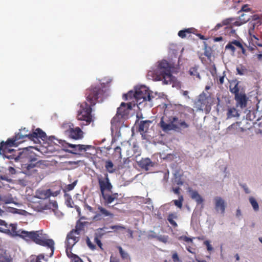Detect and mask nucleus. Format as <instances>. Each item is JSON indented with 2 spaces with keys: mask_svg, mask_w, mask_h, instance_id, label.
Instances as JSON below:
<instances>
[{
  "mask_svg": "<svg viewBox=\"0 0 262 262\" xmlns=\"http://www.w3.org/2000/svg\"><path fill=\"white\" fill-rule=\"evenodd\" d=\"M172 67L166 60L158 61L148 73V76L156 81H162L163 84H171L174 77L172 75Z\"/></svg>",
  "mask_w": 262,
  "mask_h": 262,
  "instance_id": "obj_3",
  "label": "nucleus"
},
{
  "mask_svg": "<svg viewBox=\"0 0 262 262\" xmlns=\"http://www.w3.org/2000/svg\"><path fill=\"white\" fill-rule=\"evenodd\" d=\"M193 28H188L180 31L178 32V35L182 38H184L187 36V34H190L191 33V30Z\"/></svg>",
  "mask_w": 262,
  "mask_h": 262,
  "instance_id": "obj_32",
  "label": "nucleus"
},
{
  "mask_svg": "<svg viewBox=\"0 0 262 262\" xmlns=\"http://www.w3.org/2000/svg\"><path fill=\"white\" fill-rule=\"evenodd\" d=\"M0 179L2 180H4L8 182H10L11 181V179H9L7 176H0Z\"/></svg>",
  "mask_w": 262,
  "mask_h": 262,
  "instance_id": "obj_59",
  "label": "nucleus"
},
{
  "mask_svg": "<svg viewBox=\"0 0 262 262\" xmlns=\"http://www.w3.org/2000/svg\"><path fill=\"white\" fill-rule=\"evenodd\" d=\"M234 20V18H228V19H226L225 20H224L223 21V23L222 24H217L214 27V30H217L218 29H219L221 27L223 26V25H227L229 24H230L231 23V21L232 20Z\"/></svg>",
  "mask_w": 262,
  "mask_h": 262,
  "instance_id": "obj_35",
  "label": "nucleus"
},
{
  "mask_svg": "<svg viewBox=\"0 0 262 262\" xmlns=\"http://www.w3.org/2000/svg\"><path fill=\"white\" fill-rule=\"evenodd\" d=\"M123 98L125 100H127L128 99H134L136 100L135 91L131 90L129 91L127 93L123 94Z\"/></svg>",
  "mask_w": 262,
  "mask_h": 262,
  "instance_id": "obj_33",
  "label": "nucleus"
},
{
  "mask_svg": "<svg viewBox=\"0 0 262 262\" xmlns=\"http://www.w3.org/2000/svg\"><path fill=\"white\" fill-rule=\"evenodd\" d=\"M9 159H14L15 162L19 161L22 162L21 169L23 172L26 174L30 175L32 172L36 171L35 167H39L43 161L38 160L36 156L32 152L28 151L19 152L16 157L10 156L6 157Z\"/></svg>",
  "mask_w": 262,
  "mask_h": 262,
  "instance_id": "obj_4",
  "label": "nucleus"
},
{
  "mask_svg": "<svg viewBox=\"0 0 262 262\" xmlns=\"http://www.w3.org/2000/svg\"><path fill=\"white\" fill-rule=\"evenodd\" d=\"M49 140L53 141L55 144L61 145L63 149L69 153L77 155L82 151H86L91 148V145H84L81 144H73L67 142L64 140L56 139L54 136H50Z\"/></svg>",
  "mask_w": 262,
  "mask_h": 262,
  "instance_id": "obj_7",
  "label": "nucleus"
},
{
  "mask_svg": "<svg viewBox=\"0 0 262 262\" xmlns=\"http://www.w3.org/2000/svg\"><path fill=\"white\" fill-rule=\"evenodd\" d=\"M198 66H195L194 67L190 68L189 73L191 76H193V77L196 76V77H197L198 79H200L201 76H200V75L199 73L198 72Z\"/></svg>",
  "mask_w": 262,
  "mask_h": 262,
  "instance_id": "obj_31",
  "label": "nucleus"
},
{
  "mask_svg": "<svg viewBox=\"0 0 262 262\" xmlns=\"http://www.w3.org/2000/svg\"><path fill=\"white\" fill-rule=\"evenodd\" d=\"M8 171H9V172L11 174H14L16 173L15 169L13 167H11V166H10L8 168Z\"/></svg>",
  "mask_w": 262,
  "mask_h": 262,
  "instance_id": "obj_62",
  "label": "nucleus"
},
{
  "mask_svg": "<svg viewBox=\"0 0 262 262\" xmlns=\"http://www.w3.org/2000/svg\"><path fill=\"white\" fill-rule=\"evenodd\" d=\"M180 240H182L187 243H192L193 238L188 237L186 236H181L179 237Z\"/></svg>",
  "mask_w": 262,
  "mask_h": 262,
  "instance_id": "obj_47",
  "label": "nucleus"
},
{
  "mask_svg": "<svg viewBox=\"0 0 262 262\" xmlns=\"http://www.w3.org/2000/svg\"><path fill=\"white\" fill-rule=\"evenodd\" d=\"M132 108L133 105L131 102L127 103L122 102L121 103L120 107L117 108L116 116L111 120V130L112 132L117 131L121 125V119L126 117Z\"/></svg>",
  "mask_w": 262,
  "mask_h": 262,
  "instance_id": "obj_8",
  "label": "nucleus"
},
{
  "mask_svg": "<svg viewBox=\"0 0 262 262\" xmlns=\"http://www.w3.org/2000/svg\"><path fill=\"white\" fill-rule=\"evenodd\" d=\"M169 172L168 170H167L164 173L163 180L167 182L169 179Z\"/></svg>",
  "mask_w": 262,
  "mask_h": 262,
  "instance_id": "obj_60",
  "label": "nucleus"
},
{
  "mask_svg": "<svg viewBox=\"0 0 262 262\" xmlns=\"http://www.w3.org/2000/svg\"><path fill=\"white\" fill-rule=\"evenodd\" d=\"M31 134H22L21 133H18L15 135L14 136L15 138V140L17 141L18 143H20L23 142V140L25 138H27L29 140H31V136H30Z\"/></svg>",
  "mask_w": 262,
  "mask_h": 262,
  "instance_id": "obj_28",
  "label": "nucleus"
},
{
  "mask_svg": "<svg viewBox=\"0 0 262 262\" xmlns=\"http://www.w3.org/2000/svg\"><path fill=\"white\" fill-rule=\"evenodd\" d=\"M215 203V209L217 212H220L224 214L225 211V202L220 196H216L214 198Z\"/></svg>",
  "mask_w": 262,
  "mask_h": 262,
  "instance_id": "obj_15",
  "label": "nucleus"
},
{
  "mask_svg": "<svg viewBox=\"0 0 262 262\" xmlns=\"http://www.w3.org/2000/svg\"><path fill=\"white\" fill-rule=\"evenodd\" d=\"M0 202L4 204H14L17 206L20 205L18 203H16L14 201L13 198L12 194H8L6 195H0Z\"/></svg>",
  "mask_w": 262,
  "mask_h": 262,
  "instance_id": "obj_21",
  "label": "nucleus"
},
{
  "mask_svg": "<svg viewBox=\"0 0 262 262\" xmlns=\"http://www.w3.org/2000/svg\"><path fill=\"white\" fill-rule=\"evenodd\" d=\"M172 258L174 262L180 261V259L177 253H174V254H172Z\"/></svg>",
  "mask_w": 262,
  "mask_h": 262,
  "instance_id": "obj_58",
  "label": "nucleus"
},
{
  "mask_svg": "<svg viewBox=\"0 0 262 262\" xmlns=\"http://www.w3.org/2000/svg\"><path fill=\"white\" fill-rule=\"evenodd\" d=\"M237 74L242 76L246 75L247 73V70L244 66L239 65L236 67Z\"/></svg>",
  "mask_w": 262,
  "mask_h": 262,
  "instance_id": "obj_36",
  "label": "nucleus"
},
{
  "mask_svg": "<svg viewBox=\"0 0 262 262\" xmlns=\"http://www.w3.org/2000/svg\"><path fill=\"white\" fill-rule=\"evenodd\" d=\"M240 185L243 188V189L244 190L246 193L248 194V193H250V191L249 189V188L246 184H241Z\"/></svg>",
  "mask_w": 262,
  "mask_h": 262,
  "instance_id": "obj_57",
  "label": "nucleus"
},
{
  "mask_svg": "<svg viewBox=\"0 0 262 262\" xmlns=\"http://www.w3.org/2000/svg\"><path fill=\"white\" fill-rule=\"evenodd\" d=\"M74 258L73 260V262H83L82 260L78 256L74 255Z\"/></svg>",
  "mask_w": 262,
  "mask_h": 262,
  "instance_id": "obj_64",
  "label": "nucleus"
},
{
  "mask_svg": "<svg viewBox=\"0 0 262 262\" xmlns=\"http://www.w3.org/2000/svg\"><path fill=\"white\" fill-rule=\"evenodd\" d=\"M126 229V227L123 225H115V232H117L118 231H123Z\"/></svg>",
  "mask_w": 262,
  "mask_h": 262,
  "instance_id": "obj_52",
  "label": "nucleus"
},
{
  "mask_svg": "<svg viewBox=\"0 0 262 262\" xmlns=\"http://www.w3.org/2000/svg\"><path fill=\"white\" fill-rule=\"evenodd\" d=\"M172 168L173 174L172 182L173 184H177L179 186L183 185L184 184V181L182 179L183 174V171L174 164L172 165Z\"/></svg>",
  "mask_w": 262,
  "mask_h": 262,
  "instance_id": "obj_12",
  "label": "nucleus"
},
{
  "mask_svg": "<svg viewBox=\"0 0 262 262\" xmlns=\"http://www.w3.org/2000/svg\"><path fill=\"white\" fill-rule=\"evenodd\" d=\"M0 231L13 236H19L26 241L32 240L38 245L50 248L52 252L51 256L53 254L54 242L52 239H49V236L43 233L42 230L30 232L23 230H17L16 224L8 225L5 221L0 220Z\"/></svg>",
  "mask_w": 262,
  "mask_h": 262,
  "instance_id": "obj_2",
  "label": "nucleus"
},
{
  "mask_svg": "<svg viewBox=\"0 0 262 262\" xmlns=\"http://www.w3.org/2000/svg\"><path fill=\"white\" fill-rule=\"evenodd\" d=\"M250 8L248 7L247 5H244L241 9L238 12V14H240L242 12H248L250 11Z\"/></svg>",
  "mask_w": 262,
  "mask_h": 262,
  "instance_id": "obj_48",
  "label": "nucleus"
},
{
  "mask_svg": "<svg viewBox=\"0 0 262 262\" xmlns=\"http://www.w3.org/2000/svg\"><path fill=\"white\" fill-rule=\"evenodd\" d=\"M251 21L249 24V33L253 31L256 27L260 26L262 24L260 16L257 14L251 16Z\"/></svg>",
  "mask_w": 262,
  "mask_h": 262,
  "instance_id": "obj_14",
  "label": "nucleus"
},
{
  "mask_svg": "<svg viewBox=\"0 0 262 262\" xmlns=\"http://www.w3.org/2000/svg\"><path fill=\"white\" fill-rule=\"evenodd\" d=\"M249 202L251 204L254 211H257L259 209L258 204L256 200L253 197H250Z\"/></svg>",
  "mask_w": 262,
  "mask_h": 262,
  "instance_id": "obj_40",
  "label": "nucleus"
},
{
  "mask_svg": "<svg viewBox=\"0 0 262 262\" xmlns=\"http://www.w3.org/2000/svg\"><path fill=\"white\" fill-rule=\"evenodd\" d=\"M151 121L149 120H145L140 121L139 124V131L140 132H147Z\"/></svg>",
  "mask_w": 262,
  "mask_h": 262,
  "instance_id": "obj_25",
  "label": "nucleus"
},
{
  "mask_svg": "<svg viewBox=\"0 0 262 262\" xmlns=\"http://www.w3.org/2000/svg\"><path fill=\"white\" fill-rule=\"evenodd\" d=\"M98 210L99 211L100 214L103 217H107L109 216L111 218L113 217L114 214L107 210L105 208L102 207V206H99L98 207Z\"/></svg>",
  "mask_w": 262,
  "mask_h": 262,
  "instance_id": "obj_30",
  "label": "nucleus"
},
{
  "mask_svg": "<svg viewBox=\"0 0 262 262\" xmlns=\"http://www.w3.org/2000/svg\"><path fill=\"white\" fill-rule=\"evenodd\" d=\"M107 229H108V228L106 227L99 228L97 230V233H96V235H98L100 237H101L105 233H111L112 232L111 231H107Z\"/></svg>",
  "mask_w": 262,
  "mask_h": 262,
  "instance_id": "obj_34",
  "label": "nucleus"
},
{
  "mask_svg": "<svg viewBox=\"0 0 262 262\" xmlns=\"http://www.w3.org/2000/svg\"><path fill=\"white\" fill-rule=\"evenodd\" d=\"M13 211H12L14 213H17L20 215L26 216L28 213L27 211L24 210L18 209L16 208H13Z\"/></svg>",
  "mask_w": 262,
  "mask_h": 262,
  "instance_id": "obj_43",
  "label": "nucleus"
},
{
  "mask_svg": "<svg viewBox=\"0 0 262 262\" xmlns=\"http://www.w3.org/2000/svg\"><path fill=\"white\" fill-rule=\"evenodd\" d=\"M65 135L70 139L74 140L81 139L83 137V133L78 126H75L72 123H68L64 125Z\"/></svg>",
  "mask_w": 262,
  "mask_h": 262,
  "instance_id": "obj_9",
  "label": "nucleus"
},
{
  "mask_svg": "<svg viewBox=\"0 0 262 262\" xmlns=\"http://www.w3.org/2000/svg\"><path fill=\"white\" fill-rule=\"evenodd\" d=\"M204 244L207 246V250L209 251H211L213 250V248L212 246L210 244V242L209 241H205L204 242Z\"/></svg>",
  "mask_w": 262,
  "mask_h": 262,
  "instance_id": "obj_54",
  "label": "nucleus"
},
{
  "mask_svg": "<svg viewBox=\"0 0 262 262\" xmlns=\"http://www.w3.org/2000/svg\"><path fill=\"white\" fill-rule=\"evenodd\" d=\"M226 49H229L231 50L233 52H234L235 51V48L231 42H229L226 46Z\"/></svg>",
  "mask_w": 262,
  "mask_h": 262,
  "instance_id": "obj_53",
  "label": "nucleus"
},
{
  "mask_svg": "<svg viewBox=\"0 0 262 262\" xmlns=\"http://www.w3.org/2000/svg\"><path fill=\"white\" fill-rule=\"evenodd\" d=\"M238 83L239 81H235L233 82L230 86V91L232 93L235 95V96L236 95L241 94V93H239V89L238 86Z\"/></svg>",
  "mask_w": 262,
  "mask_h": 262,
  "instance_id": "obj_29",
  "label": "nucleus"
},
{
  "mask_svg": "<svg viewBox=\"0 0 262 262\" xmlns=\"http://www.w3.org/2000/svg\"><path fill=\"white\" fill-rule=\"evenodd\" d=\"M168 237L167 235H158L157 239L160 242L166 243L167 242Z\"/></svg>",
  "mask_w": 262,
  "mask_h": 262,
  "instance_id": "obj_44",
  "label": "nucleus"
},
{
  "mask_svg": "<svg viewBox=\"0 0 262 262\" xmlns=\"http://www.w3.org/2000/svg\"><path fill=\"white\" fill-rule=\"evenodd\" d=\"M235 100L237 107H240L241 108L246 107L248 98L245 94L241 93L236 95L235 96Z\"/></svg>",
  "mask_w": 262,
  "mask_h": 262,
  "instance_id": "obj_17",
  "label": "nucleus"
},
{
  "mask_svg": "<svg viewBox=\"0 0 262 262\" xmlns=\"http://www.w3.org/2000/svg\"><path fill=\"white\" fill-rule=\"evenodd\" d=\"M86 244L92 250H94L95 249L96 246L92 243L90 238L87 237L86 238Z\"/></svg>",
  "mask_w": 262,
  "mask_h": 262,
  "instance_id": "obj_51",
  "label": "nucleus"
},
{
  "mask_svg": "<svg viewBox=\"0 0 262 262\" xmlns=\"http://www.w3.org/2000/svg\"><path fill=\"white\" fill-rule=\"evenodd\" d=\"M17 144L18 143H17V141L15 140V138L14 137L12 138L8 139L6 142L2 141L0 144V147L3 149V148L4 146L12 147Z\"/></svg>",
  "mask_w": 262,
  "mask_h": 262,
  "instance_id": "obj_26",
  "label": "nucleus"
},
{
  "mask_svg": "<svg viewBox=\"0 0 262 262\" xmlns=\"http://www.w3.org/2000/svg\"><path fill=\"white\" fill-rule=\"evenodd\" d=\"M60 193V189L58 190H56L55 191H54V192H52L51 190L50 189L51 196H56L58 194H59Z\"/></svg>",
  "mask_w": 262,
  "mask_h": 262,
  "instance_id": "obj_61",
  "label": "nucleus"
},
{
  "mask_svg": "<svg viewBox=\"0 0 262 262\" xmlns=\"http://www.w3.org/2000/svg\"><path fill=\"white\" fill-rule=\"evenodd\" d=\"M177 218V215L173 213H170L168 215L167 220L169 223L173 227H177L178 225L177 223L173 220V219Z\"/></svg>",
  "mask_w": 262,
  "mask_h": 262,
  "instance_id": "obj_37",
  "label": "nucleus"
},
{
  "mask_svg": "<svg viewBox=\"0 0 262 262\" xmlns=\"http://www.w3.org/2000/svg\"><path fill=\"white\" fill-rule=\"evenodd\" d=\"M133 150L134 153L136 155V157L139 156L140 155V150L139 149V147L136 145L134 144L133 147Z\"/></svg>",
  "mask_w": 262,
  "mask_h": 262,
  "instance_id": "obj_45",
  "label": "nucleus"
},
{
  "mask_svg": "<svg viewBox=\"0 0 262 262\" xmlns=\"http://www.w3.org/2000/svg\"><path fill=\"white\" fill-rule=\"evenodd\" d=\"M105 167L108 172L112 173L114 172L115 169L113 168L114 164L111 161H110V160L107 161L106 162Z\"/></svg>",
  "mask_w": 262,
  "mask_h": 262,
  "instance_id": "obj_38",
  "label": "nucleus"
},
{
  "mask_svg": "<svg viewBox=\"0 0 262 262\" xmlns=\"http://www.w3.org/2000/svg\"><path fill=\"white\" fill-rule=\"evenodd\" d=\"M79 240V235L75 234L74 232L71 231L67 234L66 240L65 242L66 247V253L68 257H70L72 253V248Z\"/></svg>",
  "mask_w": 262,
  "mask_h": 262,
  "instance_id": "obj_10",
  "label": "nucleus"
},
{
  "mask_svg": "<svg viewBox=\"0 0 262 262\" xmlns=\"http://www.w3.org/2000/svg\"><path fill=\"white\" fill-rule=\"evenodd\" d=\"M77 183V180L75 181L73 183L70 184H68L66 188V191H71L73 190Z\"/></svg>",
  "mask_w": 262,
  "mask_h": 262,
  "instance_id": "obj_46",
  "label": "nucleus"
},
{
  "mask_svg": "<svg viewBox=\"0 0 262 262\" xmlns=\"http://www.w3.org/2000/svg\"><path fill=\"white\" fill-rule=\"evenodd\" d=\"M244 129L240 127V123L236 122L229 126L226 129V134H237L239 132H243Z\"/></svg>",
  "mask_w": 262,
  "mask_h": 262,
  "instance_id": "obj_18",
  "label": "nucleus"
},
{
  "mask_svg": "<svg viewBox=\"0 0 262 262\" xmlns=\"http://www.w3.org/2000/svg\"><path fill=\"white\" fill-rule=\"evenodd\" d=\"M138 165L143 169L146 171L148 170L151 167L154 166V163L148 158H142L138 161Z\"/></svg>",
  "mask_w": 262,
  "mask_h": 262,
  "instance_id": "obj_16",
  "label": "nucleus"
},
{
  "mask_svg": "<svg viewBox=\"0 0 262 262\" xmlns=\"http://www.w3.org/2000/svg\"><path fill=\"white\" fill-rule=\"evenodd\" d=\"M238 20L235 21L233 24L236 26H240L245 24L251 19V15H248L244 12L241 13Z\"/></svg>",
  "mask_w": 262,
  "mask_h": 262,
  "instance_id": "obj_20",
  "label": "nucleus"
},
{
  "mask_svg": "<svg viewBox=\"0 0 262 262\" xmlns=\"http://www.w3.org/2000/svg\"><path fill=\"white\" fill-rule=\"evenodd\" d=\"M159 125L165 133L173 130L177 133H182L184 129L189 126L185 120L179 119L177 116H163L161 118Z\"/></svg>",
  "mask_w": 262,
  "mask_h": 262,
  "instance_id": "obj_5",
  "label": "nucleus"
},
{
  "mask_svg": "<svg viewBox=\"0 0 262 262\" xmlns=\"http://www.w3.org/2000/svg\"><path fill=\"white\" fill-rule=\"evenodd\" d=\"M98 236V235H96V236L94 238L95 242L97 244L100 249H102V244Z\"/></svg>",
  "mask_w": 262,
  "mask_h": 262,
  "instance_id": "obj_50",
  "label": "nucleus"
},
{
  "mask_svg": "<svg viewBox=\"0 0 262 262\" xmlns=\"http://www.w3.org/2000/svg\"><path fill=\"white\" fill-rule=\"evenodd\" d=\"M49 207L53 209L57 208L58 205L56 201H50L49 203Z\"/></svg>",
  "mask_w": 262,
  "mask_h": 262,
  "instance_id": "obj_49",
  "label": "nucleus"
},
{
  "mask_svg": "<svg viewBox=\"0 0 262 262\" xmlns=\"http://www.w3.org/2000/svg\"><path fill=\"white\" fill-rule=\"evenodd\" d=\"M239 116V115L236 108L228 106L227 113V119L238 117Z\"/></svg>",
  "mask_w": 262,
  "mask_h": 262,
  "instance_id": "obj_27",
  "label": "nucleus"
},
{
  "mask_svg": "<svg viewBox=\"0 0 262 262\" xmlns=\"http://www.w3.org/2000/svg\"><path fill=\"white\" fill-rule=\"evenodd\" d=\"M157 234L153 231H149L148 233L147 236L148 238H157Z\"/></svg>",
  "mask_w": 262,
  "mask_h": 262,
  "instance_id": "obj_55",
  "label": "nucleus"
},
{
  "mask_svg": "<svg viewBox=\"0 0 262 262\" xmlns=\"http://www.w3.org/2000/svg\"><path fill=\"white\" fill-rule=\"evenodd\" d=\"M183 201V196L181 195L179 200H175L173 201L174 205L178 208H181L182 206V201Z\"/></svg>",
  "mask_w": 262,
  "mask_h": 262,
  "instance_id": "obj_42",
  "label": "nucleus"
},
{
  "mask_svg": "<svg viewBox=\"0 0 262 262\" xmlns=\"http://www.w3.org/2000/svg\"><path fill=\"white\" fill-rule=\"evenodd\" d=\"M135 94L136 96V101L138 107L144 103L145 105L149 107L153 106L152 99L154 97L151 95L147 87L145 85H140L135 88Z\"/></svg>",
  "mask_w": 262,
  "mask_h": 262,
  "instance_id": "obj_6",
  "label": "nucleus"
},
{
  "mask_svg": "<svg viewBox=\"0 0 262 262\" xmlns=\"http://www.w3.org/2000/svg\"><path fill=\"white\" fill-rule=\"evenodd\" d=\"M101 215L100 213H96L93 219L95 220L98 221L101 219Z\"/></svg>",
  "mask_w": 262,
  "mask_h": 262,
  "instance_id": "obj_63",
  "label": "nucleus"
},
{
  "mask_svg": "<svg viewBox=\"0 0 262 262\" xmlns=\"http://www.w3.org/2000/svg\"><path fill=\"white\" fill-rule=\"evenodd\" d=\"M118 249L119 250L120 254L123 259H125L129 258L128 254L126 252L124 251L121 247L118 246Z\"/></svg>",
  "mask_w": 262,
  "mask_h": 262,
  "instance_id": "obj_41",
  "label": "nucleus"
},
{
  "mask_svg": "<svg viewBox=\"0 0 262 262\" xmlns=\"http://www.w3.org/2000/svg\"><path fill=\"white\" fill-rule=\"evenodd\" d=\"M98 181L101 193L106 191L112 192L113 185L110 182L107 173L104 174V178H102L101 176L98 177Z\"/></svg>",
  "mask_w": 262,
  "mask_h": 262,
  "instance_id": "obj_11",
  "label": "nucleus"
},
{
  "mask_svg": "<svg viewBox=\"0 0 262 262\" xmlns=\"http://www.w3.org/2000/svg\"><path fill=\"white\" fill-rule=\"evenodd\" d=\"M101 194L104 200V205L105 206H108L115 200H117L119 196L118 193H113L112 192H105Z\"/></svg>",
  "mask_w": 262,
  "mask_h": 262,
  "instance_id": "obj_13",
  "label": "nucleus"
},
{
  "mask_svg": "<svg viewBox=\"0 0 262 262\" xmlns=\"http://www.w3.org/2000/svg\"><path fill=\"white\" fill-rule=\"evenodd\" d=\"M207 96L206 94L203 92L201 94L199 95L198 103H200L201 104L205 105L206 104V101L207 100Z\"/></svg>",
  "mask_w": 262,
  "mask_h": 262,
  "instance_id": "obj_39",
  "label": "nucleus"
},
{
  "mask_svg": "<svg viewBox=\"0 0 262 262\" xmlns=\"http://www.w3.org/2000/svg\"><path fill=\"white\" fill-rule=\"evenodd\" d=\"M30 136L31 140L34 141L35 139L38 140V138H40L42 140H45L47 139L46 134L39 128H36Z\"/></svg>",
  "mask_w": 262,
  "mask_h": 262,
  "instance_id": "obj_19",
  "label": "nucleus"
},
{
  "mask_svg": "<svg viewBox=\"0 0 262 262\" xmlns=\"http://www.w3.org/2000/svg\"><path fill=\"white\" fill-rule=\"evenodd\" d=\"M111 81L112 79L109 78L106 82L103 81L100 83V85L97 86L92 85L91 88L87 90L86 100L89 102V104L86 102L81 103L77 114L78 120L83 121L80 124L82 127L89 124L92 122L91 107L95 105L97 102H102L104 99L107 96L106 90H103L101 88H104L105 83L107 84Z\"/></svg>",
  "mask_w": 262,
  "mask_h": 262,
  "instance_id": "obj_1",
  "label": "nucleus"
},
{
  "mask_svg": "<svg viewBox=\"0 0 262 262\" xmlns=\"http://www.w3.org/2000/svg\"><path fill=\"white\" fill-rule=\"evenodd\" d=\"M188 191L189 192L191 199L195 200L198 204H202L203 202V199L196 190H193L190 188H189L188 189Z\"/></svg>",
  "mask_w": 262,
  "mask_h": 262,
  "instance_id": "obj_22",
  "label": "nucleus"
},
{
  "mask_svg": "<svg viewBox=\"0 0 262 262\" xmlns=\"http://www.w3.org/2000/svg\"><path fill=\"white\" fill-rule=\"evenodd\" d=\"M88 224L87 222H81L80 220L77 221L75 229H73L72 231L75 234L79 235L80 232L84 230V227L86 224Z\"/></svg>",
  "mask_w": 262,
  "mask_h": 262,
  "instance_id": "obj_23",
  "label": "nucleus"
},
{
  "mask_svg": "<svg viewBox=\"0 0 262 262\" xmlns=\"http://www.w3.org/2000/svg\"><path fill=\"white\" fill-rule=\"evenodd\" d=\"M51 196L50 189L47 190L39 189L36 192V198L40 199H46Z\"/></svg>",
  "mask_w": 262,
  "mask_h": 262,
  "instance_id": "obj_24",
  "label": "nucleus"
},
{
  "mask_svg": "<svg viewBox=\"0 0 262 262\" xmlns=\"http://www.w3.org/2000/svg\"><path fill=\"white\" fill-rule=\"evenodd\" d=\"M232 43L233 45V46H236V47H238L239 48H242V44L237 40H234L232 42Z\"/></svg>",
  "mask_w": 262,
  "mask_h": 262,
  "instance_id": "obj_56",
  "label": "nucleus"
}]
</instances>
